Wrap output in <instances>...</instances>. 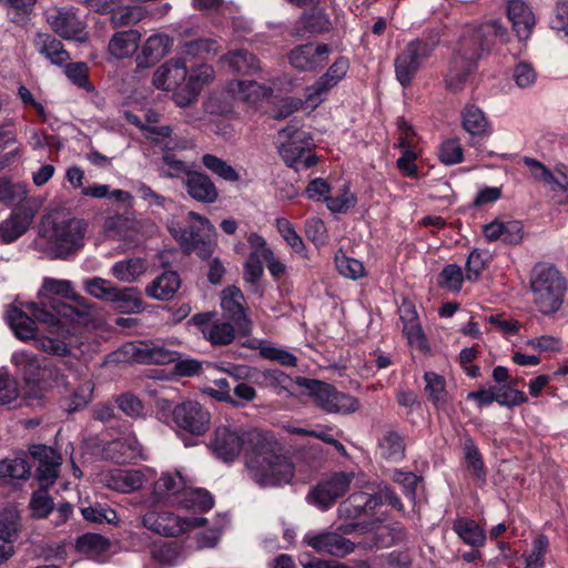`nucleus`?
<instances>
[{
    "instance_id": "1",
    "label": "nucleus",
    "mask_w": 568,
    "mask_h": 568,
    "mask_svg": "<svg viewBox=\"0 0 568 568\" xmlns=\"http://www.w3.org/2000/svg\"><path fill=\"white\" fill-rule=\"evenodd\" d=\"M251 442L255 447L245 458L251 479L261 487L290 484L295 468L274 435L266 432L252 433Z\"/></svg>"
},
{
    "instance_id": "2",
    "label": "nucleus",
    "mask_w": 568,
    "mask_h": 568,
    "mask_svg": "<svg viewBox=\"0 0 568 568\" xmlns=\"http://www.w3.org/2000/svg\"><path fill=\"white\" fill-rule=\"evenodd\" d=\"M87 223L62 214L45 216L36 240V247L52 258H65L82 247Z\"/></svg>"
},
{
    "instance_id": "3",
    "label": "nucleus",
    "mask_w": 568,
    "mask_h": 568,
    "mask_svg": "<svg viewBox=\"0 0 568 568\" xmlns=\"http://www.w3.org/2000/svg\"><path fill=\"white\" fill-rule=\"evenodd\" d=\"M59 297L80 300L70 281L45 277L39 291L40 301L26 304L37 322L44 324L50 333L57 334L63 331L62 317L69 316L71 311L68 304L58 300Z\"/></svg>"
},
{
    "instance_id": "4",
    "label": "nucleus",
    "mask_w": 568,
    "mask_h": 568,
    "mask_svg": "<svg viewBox=\"0 0 568 568\" xmlns=\"http://www.w3.org/2000/svg\"><path fill=\"white\" fill-rule=\"evenodd\" d=\"M168 229L184 252L195 253L202 260L212 255L216 232L214 225L205 216L190 211L182 221H170Z\"/></svg>"
},
{
    "instance_id": "5",
    "label": "nucleus",
    "mask_w": 568,
    "mask_h": 568,
    "mask_svg": "<svg viewBox=\"0 0 568 568\" xmlns=\"http://www.w3.org/2000/svg\"><path fill=\"white\" fill-rule=\"evenodd\" d=\"M532 303L545 316L557 313L565 301L567 281L557 267L550 264H538L530 275Z\"/></svg>"
},
{
    "instance_id": "6",
    "label": "nucleus",
    "mask_w": 568,
    "mask_h": 568,
    "mask_svg": "<svg viewBox=\"0 0 568 568\" xmlns=\"http://www.w3.org/2000/svg\"><path fill=\"white\" fill-rule=\"evenodd\" d=\"M278 151L284 162L296 171L306 170L316 164L312 152L313 140L310 134L292 123L277 134Z\"/></svg>"
},
{
    "instance_id": "7",
    "label": "nucleus",
    "mask_w": 568,
    "mask_h": 568,
    "mask_svg": "<svg viewBox=\"0 0 568 568\" xmlns=\"http://www.w3.org/2000/svg\"><path fill=\"white\" fill-rule=\"evenodd\" d=\"M252 433L263 432L256 428L243 429L231 424L217 425L212 433L209 448L219 459L233 462L243 449L246 450V456L254 449L255 444L251 442Z\"/></svg>"
},
{
    "instance_id": "8",
    "label": "nucleus",
    "mask_w": 568,
    "mask_h": 568,
    "mask_svg": "<svg viewBox=\"0 0 568 568\" xmlns=\"http://www.w3.org/2000/svg\"><path fill=\"white\" fill-rule=\"evenodd\" d=\"M4 320L11 327L14 335L21 339H33L34 346L45 353L57 356H65L69 354L68 344L59 338L37 336L34 316L30 317L24 311L10 305L6 310Z\"/></svg>"
},
{
    "instance_id": "9",
    "label": "nucleus",
    "mask_w": 568,
    "mask_h": 568,
    "mask_svg": "<svg viewBox=\"0 0 568 568\" xmlns=\"http://www.w3.org/2000/svg\"><path fill=\"white\" fill-rule=\"evenodd\" d=\"M508 31L499 20H489L478 26H470L462 36L458 47L460 52L469 54L470 59H479L496 43H506Z\"/></svg>"
},
{
    "instance_id": "10",
    "label": "nucleus",
    "mask_w": 568,
    "mask_h": 568,
    "mask_svg": "<svg viewBox=\"0 0 568 568\" xmlns=\"http://www.w3.org/2000/svg\"><path fill=\"white\" fill-rule=\"evenodd\" d=\"M171 416L174 429L180 437L184 435L201 437L211 427V412L195 400H185L175 405Z\"/></svg>"
},
{
    "instance_id": "11",
    "label": "nucleus",
    "mask_w": 568,
    "mask_h": 568,
    "mask_svg": "<svg viewBox=\"0 0 568 568\" xmlns=\"http://www.w3.org/2000/svg\"><path fill=\"white\" fill-rule=\"evenodd\" d=\"M435 49V43L415 39L409 41L395 59V74L402 87L410 85L416 73L424 67Z\"/></svg>"
},
{
    "instance_id": "12",
    "label": "nucleus",
    "mask_w": 568,
    "mask_h": 568,
    "mask_svg": "<svg viewBox=\"0 0 568 568\" xmlns=\"http://www.w3.org/2000/svg\"><path fill=\"white\" fill-rule=\"evenodd\" d=\"M143 526L164 537H179L207 524V518L199 516L181 517L171 511H148L142 517Z\"/></svg>"
},
{
    "instance_id": "13",
    "label": "nucleus",
    "mask_w": 568,
    "mask_h": 568,
    "mask_svg": "<svg viewBox=\"0 0 568 568\" xmlns=\"http://www.w3.org/2000/svg\"><path fill=\"white\" fill-rule=\"evenodd\" d=\"M353 480L351 473H334L312 487L305 500L322 511L331 509L348 489Z\"/></svg>"
},
{
    "instance_id": "14",
    "label": "nucleus",
    "mask_w": 568,
    "mask_h": 568,
    "mask_svg": "<svg viewBox=\"0 0 568 568\" xmlns=\"http://www.w3.org/2000/svg\"><path fill=\"white\" fill-rule=\"evenodd\" d=\"M355 527L356 525L352 524L339 526L337 531H308L303 541L318 554L343 558L355 549V544L345 538L343 534L352 532Z\"/></svg>"
},
{
    "instance_id": "15",
    "label": "nucleus",
    "mask_w": 568,
    "mask_h": 568,
    "mask_svg": "<svg viewBox=\"0 0 568 568\" xmlns=\"http://www.w3.org/2000/svg\"><path fill=\"white\" fill-rule=\"evenodd\" d=\"M123 353L130 359L144 365H165L179 358L178 352L152 341L128 343L123 346Z\"/></svg>"
},
{
    "instance_id": "16",
    "label": "nucleus",
    "mask_w": 568,
    "mask_h": 568,
    "mask_svg": "<svg viewBox=\"0 0 568 568\" xmlns=\"http://www.w3.org/2000/svg\"><path fill=\"white\" fill-rule=\"evenodd\" d=\"M348 68L349 63L346 58L339 57L336 59L323 77L313 85L306 88L305 103L307 106L315 109L322 103L324 95L346 75Z\"/></svg>"
},
{
    "instance_id": "17",
    "label": "nucleus",
    "mask_w": 568,
    "mask_h": 568,
    "mask_svg": "<svg viewBox=\"0 0 568 568\" xmlns=\"http://www.w3.org/2000/svg\"><path fill=\"white\" fill-rule=\"evenodd\" d=\"M221 307L224 314L234 322L241 333L245 335L250 333L251 321L247 317L245 297L239 287L229 286L222 291Z\"/></svg>"
},
{
    "instance_id": "18",
    "label": "nucleus",
    "mask_w": 568,
    "mask_h": 568,
    "mask_svg": "<svg viewBox=\"0 0 568 568\" xmlns=\"http://www.w3.org/2000/svg\"><path fill=\"white\" fill-rule=\"evenodd\" d=\"M186 489V480L180 471H165L154 481L151 498L146 503L149 506H154L173 497L180 499Z\"/></svg>"
},
{
    "instance_id": "19",
    "label": "nucleus",
    "mask_w": 568,
    "mask_h": 568,
    "mask_svg": "<svg viewBox=\"0 0 568 568\" xmlns=\"http://www.w3.org/2000/svg\"><path fill=\"white\" fill-rule=\"evenodd\" d=\"M328 53L329 48L326 44L306 43L294 48L288 54V60L295 69L314 71L326 62Z\"/></svg>"
},
{
    "instance_id": "20",
    "label": "nucleus",
    "mask_w": 568,
    "mask_h": 568,
    "mask_svg": "<svg viewBox=\"0 0 568 568\" xmlns=\"http://www.w3.org/2000/svg\"><path fill=\"white\" fill-rule=\"evenodd\" d=\"M51 29L67 40L84 42L88 39L83 23L70 11L55 9L47 17Z\"/></svg>"
},
{
    "instance_id": "21",
    "label": "nucleus",
    "mask_w": 568,
    "mask_h": 568,
    "mask_svg": "<svg viewBox=\"0 0 568 568\" xmlns=\"http://www.w3.org/2000/svg\"><path fill=\"white\" fill-rule=\"evenodd\" d=\"M187 195L196 202L212 204L219 197V191L211 178L199 171H192L183 180Z\"/></svg>"
},
{
    "instance_id": "22",
    "label": "nucleus",
    "mask_w": 568,
    "mask_h": 568,
    "mask_svg": "<svg viewBox=\"0 0 568 568\" xmlns=\"http://www.w3.org/2000/svg\"><path fill=\"white\" fill-rule=\"evenodd\" d=\"M187 77L186 64L181 59H172L159 67L152 78L155 88L170 91L180 87Z\"/></svg>"
},
{
    "instance_id": "23",
    "label": "nucleus",
    "mask_w": 568,
    "mask_h": 568,
    "mask_svg": "<svg viewBox=\"0 0 568 568\" xmlns=\"http://www.w3.org/2000/svg\"><path fill=\"white\" fill-rule=\"evenodd\" d=\"M507 12L518 39L520 41L527 40L536 23L531 9L523 0H509Z\"/></svg>"
},
{
    "instance_id": "24",
    "label": "nucleus",
    "mask_w": 568,
    "mask_h": 568,
    "mask_svg": "<svg viewBox=\"0 0 568 568\" xmlns=\"http://www.w3.org/2000/svg\"><path fill=\"white\" fill-rule=\"evenodd\" d=\"M477 60L470 59L469 54L460 52V47H458V51L454 55L446 75V88L452 92L460 91L474 70Z\"/></svg>"
},
{
    "instance_id": "25",
    "label": "nucleus",
    "mask_w": 568,
    "mask_h": 568,
    "mask_svg": "<svg viewBox=\"0 0 568 568\" xmlns=\"http://www.w3.org/2000/svg\"><path fill=\"white\" fill-rule=\"evenodd\" d=\"M33 221V213L28 209L13 212L9 219L0 223V241L11 243L27 232Z\"/></svg>"
},
{
    "instance_id": "26",
    "label": "nucleus",
    "mask_w": 568,
    "mask_h": 568,
    "mask_svg": "<svg viewBox=\"0 0 568 568\" xmlns=\"http://www.w3.org/2000/svg\"><path fill=\"white\" fill-rule=\"evenodd\" d=\"M146 479L144 474L138 469H119L112 471L106 480L105 485L115 491L129 494L141 489Z\"/></svg>"
},
{
    "instance_id": "27",
    "label": "nucleus",
    "mask_w": 568,
    "mask_h": 568,
    "mask_svg": "<svg viewBox=\"0 0 568 568\" xmlns=\"http://www.w3.org/2000/svg\"><path fill=\"white\" fill-rule=\"evenodd\" d=\"M378 505L376 496L365 491L352 494L346 500L339 504L337 513L339 517L354 519L362 514L375 509Z\"/></svg>"
},
{
    "instance_id": "28",
    "label": "nucleus",
    "mask_w": 568,
    "mask_h": 568,
    "mask_svg": "<svg viewBox=\"0 0 568 568\" xmlns=\"http://www.w3.org/2000/svg\"><path fill=\"white\" fill-rule=\"evenodd\" d=\"M33 44L37 51L52 64L62 65L70 60V55L64 50L63 44L49 33H36Z\"/></svg>"
},
{
    "instance_id": "29",
    "label": "nucleus",
    "mask_w": 568,
    "mask_h": 568,
    "mask_svg": "<svg viewBox=\"0 0 568 568\" xmlns=\"http://www.w3.org/2000/svg\"><path fill=\"white\" fill-rule=\"evenodd\" d=\"M141 40L138 30L119 31L109 41L108 51L114 59H124L135 53Z\"/></svg>"
},
{
    "instance_id": "30",
    "label": "nucleus",
    "mask_w": 568,
    "mask_h": 568,
    "mask_svg": "<svg viewBox=\"0 0 568 568\" xmlns=\"http://www.w3.org/2000/svg\"><path fill=\"white\" fill-rule=\"evenodd\" d=\"M181 281L175 272L168 271L154 278L146 287L149 297L158 301L171 300L180 288Z\"/></svg>"
},
{
    "instance_id": "31",
    "label": "nucleus",
    "mask_w": 568,
    "mask_h": 568,
    "mask_svg": "<svg viewBox=\"0 0 568 568\" xmlns=\"http://www.w3.org/2000/svg\"><path fill=\"white\" fill-rule=\"evenodd\" d=\"M171 40L166 34L149 37L138 55L139 67H149L162 59L170 50Z\"/></svg>"
},
{
    "instance_id": "32",
    "label": "nucleus",
    "mask_w": 568,
    "mask_h": 568,
    "mask_svg": "<svg viewBox=\"0 0 568 568\" xmlns=\"http://www.w3.org/2000/svg\"><path fill=\"white\" fill-rule=\"evenodd\" d=\"M229 92H233L237 100H242L251 104H256L261 100L268 98L272 93V90L270 87L261 84L256 81L237 80L231 81L229 83Z\"/></svg>"
},
{
    "instance_id": "33",
    "label": "nucleus",
    "mask_w": 568,
    "mask_h": 568,
    "mask_svg": "<svg viewBox=\"0 0 568 568\" xmlns=\"http://www.w3.org/2000/svg\"><path fill=\"white\" fill-rule=\"evenodd\" d=\"M111 303L115 305V308L124 314H136L144 310L143 300L141 293L136 287H115Z\"/></svg>"
},
{
    "instance_id": "34",
    "label": "nucleus",
    "mask_w": 568,
    "mask_h": 568,
    "mask_svg": "<svg viewBox=\"0 0 568 568\" xmlns=\"http://www.w3.org/2000/svg\"><path fill=\"white\" fill-rule=\"evenodd\" d=\"M146 272V263L141 257H132L114 263L110 270L112 276L123 283H134Z\"/></svg>"
},
{
    "instance_id": "35",
    "label": "nucleus",
    "mask_w": 568,
    "mask_h": 568,
    "mask_svg": "<svg viewBox=\"0 0 568 568\" xmlns=\"http://www.w3.org/2000/svg\"><path fill=\"white\" fill-rule=\"evenodd\" d=\"M400 318L404 322L403 332L407 337L409 345L420 351L426 349L427 341L422 326L417 321L416 312L410 306H408L403 310Z\"/></svg>"
},
{
    "instance_id": "36",
    "label": "nucleus",
    "mask_w": 568,
    "mask_h": 568,
    "mask_svg": "<svg viewBox=\"0 0 568 568\" xmlns=\"http://www.w3.org/2000/svg\"><path fill=\"white\" fill-rule=\"evenodd\" d=\"M178 505L187 510L206 513L213 508L214 498L205 489H192L187 487L182 498L179 499Z\"/></svg>"
},
{
    "instance_id": "37",
    "label": "nucleus",
    "mask_w": 568,
    "mask_h": 568,
    "mask_svg": "<svg viewBox=\"0 0 568 568\" xmlns=\"http://www.w3.org/2000/svg\"><path fill=\"white\" fill-rule=\"evenodd\" d=\"M378 453L386 460L400 462L405 457L404 438L396 432H387L379 440Z\"/></svg>"
},
{
    "instance_id": "38",
    "label": "nucleus",
    "mask_w": 568,
    "mask_h": 568,
    "mask_svg": "<svg viewBox=\"0 0 568 568\" xmlns=\"http://www.w3.org/2000/svg\"><path fill=\"white\" fill-rule=\"evenodd\" d=\"M453 529L465 544L471 547H481L485 544L486 534L474 520L459 518L454 521Z\"/></svg>"
},
{
    "instance_id": "39",
    "label": "nucleus",
    "mask_w": 568,
    "mask_h": 568,
    "mask_svg": "<svg viewBox=\"0 0 568 568\" xmlns=\"http://www.w3.org/2000/svg\"><path fill=\"white\" fill-rule=\"evenodd\" d=\"M295 383L302 387L307 388L316 398L318 406L328 413H335V409H331L333 405V392L334 388L328 384L321 383L315 379H308L305 377H297Z\"/></svg>"
},
{
    "instance_id": "40",
    "label": "nucleus",
    "mask_w": 568,
    "mask_h": 568,
    "mask_svg": "<svg viewBox=\"0 0 568 568\" xmlns=\"http://www.w3.org/2000/svg\"><path fill=\"white\" fill-rule=\"evenodd\" d=\"M463 128L471 135H485L489 123L484 112L475 105H467L463 111Z\"/></svg>"
},
{
    "instance_id": "41",
    "label": "nucleus",
    "mask_w": 568,
    "mask_h": 568,
    "mask_svg": "<svg viewBox=\"0 0 568 568\" xmlns=\"http://www.w3.org/2000/svg\"><path fill=\"white\" fill-rule=\"evenodd\" d=\"M258 383L273 389L277 395L291 393L294 381L291 376L280 369H267L260 374Z\"/></svg>"
},
{
    "instance_id": "42",
    "label": "nucleus",
    "mask_w": 568,
    "mask_h": 568,
    "mask_svg": "<svg viewBox=\"0 0 568 568\" xmlns=\"http://www.w3.org/2000/svg\"><path fill=\"white\" fill-rule=\"evenodd\" d=\"M223 60L240 73H252L260 70V62L255 55L246 50H235L223 57Z\"/></svg>"
},
{
    "instance_id": "43",
    "label": "nucleus",
    "mask_w": 568,
    "mask_h": 568,
    "mask_svg": "<svg viewBox=\"0 0 568 568\" xmlns=\"http://www.w3.org/2000/svg\"><path fill=\"white\" fill-rule=\"evenodd\" d=\"M30 473L31 467L24 457L10 456L0 462V477L27 479Z\"/></svg>"
},
{
    "instance_id": "44",
    "label": "nucleus",
    "mask_w": 568,
    "mask_h": 568,
    "mask_svg": "<svg viewBox=\"0 0 568 568\" xmlns=\"http://www.w3.org/2000/svg\"><path fill=\"white\" fill-rule=\"evenodd\" d=\"M235 100L236 95L229 92L227 85L222 92H213L204 103V109L210 114L223 115L232 111Z\"/></svg>"
},
{
    "instance_id": "45",
    "label": "nucleus",
    "mask_w": 568,
    "mask_h": 568,
    "mask_svg": "<svg viewBox=\"0 0 568 568\" xmlns=\"http://www.w3.org/2000/svg\"><path fill=\"white\" fill-rule=\"evenodd\" d=\"M202 163L213 174L217 175L219 178L227 182L240 181V174L236 172V170L226 161L214 154H204L202 156Z\"/></svg>"
},
{
    "instance_id": "46",
    "label": "nucleus",
    "mask_w": 568,
    "mask_h": 568,
    "mask_svg": "<svg viewBox=\"0 0 568 568\" xmlns=\"http://www.w3.org/2000/svg\"><path fill=\"white\" fill-rule=\"evenodd\" d=\"M204 337L213 345H227L235 338L234 326L227 322L215 321L204 328Z\"/></svg>"
},
{
    "instance_id": "47",
    "label": "nucleus",
    "mask_w": 568,
    "mask_h": 568,
    "mask_svg": "<svg viewBox=\"0 0 568 568\" xmlns=\"http://www.w3.org/2000/svg\"><path fill=\"white\" fill-rule=\"evenodd\" d=\"M144 17V12L139 7H130V6H113L111 10V23L114 28L124 27L129 24H134L141 21Z\"/></svg>"
},
{
    "instance_id": "48",
    "label": "nucleus",
    "mask_w": 568,
    "mask_h": 568,
    "mask_svg": "<svg viewBox=\"0 0 568 568\" xmlns=\"http://www.w3.org/2000/svg\"><path fill=\"white\" fill-rule=\"evenodd\" d=\"M109 541L98 534H85L77 539V550L88 556H99L108 550Z\"/></svg>"
},
{
    "instance_id": "49",
    "label": "nucleus",
    "mask_w": 568,
    "mask_h": 568,
    "mask_svg": "<svg viewBox=\"0 0 568 568\" xmlns=\"http://www.w3.org/2000/svg\"><path fill=\"white\" fill-rule=\"evenodd\" d=\"M159 171L163 178L186 179L187 174L193 170H191L190 166L182 160H179L174 155L166 153L162 156V164L159 168Z\"/></svg>"
},
{
    "instance_id": "50",
    "label": "nucleus",
    "mask_w": 568,
    "mask_h": 568,
    "mask_svg": "<svg viewBox=\"0 0 568 568\" xmlns=\"http://www.w3.org/2000/svg\"><path fill=\"white\" fill-rule=\"evenodd\" d=\"M301 28L310 33H323L329 31L332 22L328 17L321 10H314L305 14L300 20Z\"/></svg>"
},
{
    "instance_id": "51",
    "label": "nucleus",
    "mask_w": 568,
    "mask_h": 568,
    "mask_svg": "<svg viewBox=\"0 0 568 568\" xmlns=\"http://www.w3.org/2000/svg\"><path fill=\"white\" fill-rule=\"evenodd\" d=\"M10 7L9 19L17 26H26L37 0H4Z\"/></svg>"
},
{
    "instance_id": "52",
    "label": "nucleus",
    "mask_w": 568,
    "mask_h": 568,
    "mask_svg": "<svg viewBox=\"0 0 568 568\" xmlns=\"http://www.w3.org/2000/svg\"><path fill=\"white\" fill-rule=\"evenodd\" d=\"M515 384H516V381L510 379L509 385H503L500 387H495V396L497 397L496 402L499 405L510 407V406H517V405H520V404L527 402V396L523 392L513 388L511 385H515Z\"/></svg>"
},
{
    "instance_id": "53",
    "label": "nucleus",
    "mask_w": 568,
    "mask_h": 568,
    "mask_svg": "<svg viewBox=\"0 0 568 568\" xmlns=\"http://www.w3.org/2000/svg\"><path fill=\"white\" fill-rule=\"evenodd\" d=\"M276 229L281 236L285 240V242L292 247L294 252L301 255L304 253L305 244L287 219H277Z\"/></svg>"
},
{
    "instance_id": "54",
    "label": "nucleus",
    "mask_w": 568,
    "mask_h": 568,
    "mask_svg": "<svg viewBox=\"0 0 568 568\" xmlns=\"http://www.w3.org/2000/svg\"><path fill=\"white\" fill-rule=\"evenodd\" d=\"M549 541L544 535L535 538L532 542V550L529 555L525 556L524 568H544L545 556L548 550Z\"/></svg>"
},
{
    "instance_id": "55",
    "label": "nucleus",
    "mask_w": 568,
    "mask_h": 568,
    "mask_svg": "<svg viewBox=\"0 0 568 568\" xmlns=\"http://www.w3.org/2000/svg\"><path fill=\"white\" fill-rule=\"evenodd\" d=\"M53 501L45 489L37 490L32 494L29 507L34 518H44L53 509Z\"/></svg>"
},
{
    "instance_id": "56",
    "label": "nucleus",
    "mask_w": 568,
    "mask_h": 568,
    "mask_svg": "<svg viewBox=\"0 0 568 568\" xmlns=\"http://www.w3.org/2000/svg\"><path fill=\"white\" fill-rule=\"evenodd\" d=\"M424 379L426 382L425 390L434 404L438 405L444 403L446 399L444 377L436 373L427 372L424 375Z\"/></svg>"
},
{
    "instance_id": "57",
    "label": "nucleus",
    "mask_w": 568,
    "mask_h": 568,
    "mask_svg": "<svg viewBox=\"0 0 568 568\" xmlns=\"http://www.w3.org/2000/svg\"><path fill=\"white\" fill-rule=\"evenodd\" d=\"M84 287L91 296L110 302L116 286L105 278L93 277L84 281Z\"/></svg>"
},
{
    "instance_id": "58",
    "label": "nucleus",
    "mask_w": 568,
    "mask_h": 568,
    "mask_svg": "<svg viewBox=\"0 0 568 568\" xmlns=\"http://www.w3.org/2000/svg\"><path fill=\"white\" fill-rule=\"evenodd\" d=\"M489 261L488 252H481L477 248L473 250L466 263V278L476 281L481 272L486 268Z\"/></svg>"
},
{
    "instance_id": "59",
    "label": "nucleus",
    "mask_w": 568,
    "mask_h": 568,
    "mask_svg": "<svg viewBox=\"0 0 568 568\" xmlns=\"http://www.w3.org/2000/svg\"><path fill=\"white\" fill-rule=\"evenodd\" d=\"M463 281L462 268L456 264H449L444 267L438 276V284L453 292H459L462 290Z\"/></svg>"
},
{
    "instance_id": "60",
    "label": "nucleus",
    "mask_w": 568,
    "mask_h": 568,
    "mask_svg": "<svg viewBox=\"0 0 568 568\" xmlns=\"http://www.w3.org/2000/svg\"><path fill=\"white\" fill-rule=\"evenodd\" d=\"M523 163L529 169L530 175L535 181L541 182L550 187L552 183H558V181L555 180V174L540 161L525 156L523 158Z\"/></svg>"
},
{
    "instance_id": "61",
    "label": "nucleus",
    "mask_w": 568,
    "mask_h": 568,
    "mask_svg": "<svg viewBox=\"0 0 568 568\" xmlns=\"http://www.w3.org/2000/svg\"><path fill=\"white\" fill-rule=\"evenodd\" d=\"M335 264L338 272L349 278H359L364 275V265L361 261L342 255H336Z\"/></svg>"
},
{
    "instance_id": "62",
    "label": "nucleus",
    "mask_w": 568,
    "mask_h": 568,
    "mask_svg": "<svg viewBox=\"0 0 568 568\" xmlns=\"http://www.w3.org/2000/svg\"><path fill=\"white\" fill-rule=\"evenodd\" d=\"M214 79V70L209 64H202L193 69L186 85L191 89H196V93L200 94L204 85L209 84Z\"/></svg>"
},
{
    "instance_id": "63",
    "label": "nucleus",
    "mask_w": 568,
    "mask_h": 568,
    "mask_svg": "<svg viewBox=\"0 0 568 568\" xmlns=\"http://www.w3.org/2000/svg\"><path fill=\"white\" fill-rule=\"evenodd\" d=\"M465 458L469 468L473 469L477 478L484 479L486 476L481 455L471 439L465 442Z\"/></svg>"
},
{
    "instance_id": "64",
    "label": "nucleus",
    "mask_w": 568,
    "mask_h": 568,
    "mask_svg": "<svg viewBox=\"0 0 568 568\" xmlns=\"http://www.w3.org/2000/svg\"><path fill=\"white\" fill-rule=\"evenodd\" d=\"M19 397L17 381L6 372H0V405H10Z\"/></svg>"
}]
</instances>
